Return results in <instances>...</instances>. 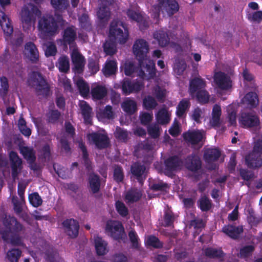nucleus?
Segmentation results:
<instances>
[{"label": "nucleus", "mask_w": 262, "mask_h": 262, "mask_svg": "<svg viewBox=\"0 0 262 262\" xmlns=\"http://www.w3.org/2000/svg\"><path fill=\"white\" fill-rule=\"evenodd\" d=\"M196 100L201 104H206L209 102L210 95L206 89L199 91L195 93Z\"/></svg>", "instance_id": "53"}, {"label": "nucleus", "mask_w": 262, "mask_h": 262, "mask_svg": "<svg viewBox=\"0 0 262 262\" xmlns=\"http://www.w3.org/2000/svg\"><path fill=\"white\" fill-rule=\"evenodd\" d=\"M40 15L41 11L36 6L31 4L24 5L20 13L23 27L24 28V25L28 28L30 27L32 24L35 22L36 18Z\"/></svg>", "instance_id": "6"}, {"label": "nucleus", "mask_w": 262, "mask_h": 262, "mask_svg": "<svg viewBox=\"0 0 262 262\" xmlns=\"http://www.w3.org/2000/svg\"><path fill=\"white\" fill-rule=\"evenodd\" d=\"M58 67L60 72L67 73L70 70L69 59L68 56L64 55L60 57L58 59Z\"/></svg>", "instance_id": "42"}, {"label": "nucleus", "mask_w": 262, "mask_h": 262, "mask_svg": "<svg viewBox=\"0 0 262 262\" xmlns=\"http://www.w3.org/2000/svg\"><path fill=\"white\" fill-rule=\"evenodd\" d=\"M126 15L131 20L138 23L141 31H143L148 27V22L144 19L143 16L140 13L129 9L126 11Z\"/></svg>", "instance_id": "21"}, {"label": "nucleus", "mask_w": 262, "mask_h": 262, "mask_svg": "<svg viewBox=\"0 0 262 262\" xmlns=\"http://www.w3.org/2000/svg\"><path fill=\"white\" fill-rule=\"evenodd\" d=\"M123 111L129 114H134L137 110L136 102L130 99L125 100L121 105Z\"/></svg>", "instance_id": "47"}, {"label": "nucleus", "mask_w": 262, "mask_h": 262, "mask_svg": "<svg viewBox=\"0 0 262 262\" xmlns=\"http://www.w3.org/2000/svg\"><path fill=\"white\" fill-rule=\"evenodd\" d=\"M88 67L92 74H95L99 70L98 61L92 58L88 59Z\"/></svg>", "instance_id": "61"}, {"label": "nucleus", "mask_w": 262, "mask_h": 262, "mask_svg": "<svg viewBox=\"0 0 262 262\" xmlns=\"http://www.w3.org/2000/svg\"><path fill=\"white\" fill-rule=\"evenodd\" d=\"M255 250L253 245H246L240 249L239 256L241 258H247L251 256Z\"/></svg>", "instance_id": "58"}, {"label": "nucleus", "mask_w": 262, "mask_h": 262, "mask_svg": "<svg viewBox=\"0 0 262 262\" xmlns=\"http://www.w3.org/2000/svg\"><path fill=\"white\" fill-rule=\"evenodd\" d=\"M222 231L226 235L233 239H237L244 231L242 225L236 226L232 224L224 225Z\"/></svg>", "instance_id": "17"}, {"label": "nucleus", "mask_w": 262, "mask_h": 262, "mask_svg": "<svg viewBox=\"0 0 262 262\" xmlns=\"http://www.w3.org/2000/svg\"><path fill=\"white\" fill-rule=\"evenodd\" d=\"M20 153L31 163H34L36 160L35 152L31 147L23 146L20 148Z\"/></svg>", "instance_id": "37"}, {"label": "nucleus", "mask_w": 262, "mask_h": 262, "mask_svg": "<svg viewBox=\"0 0 262 262\" xmlns=\"http://www.w3.org/2000/svg\"><path fill=\"white\" fill-rule=\"evenodd\" d=\"M95 246L96 253L99 256L105 255L108 252L107 243L101 237H97L95 240Z\"/></svg>", "instance_id": "33"}, {"label": "nucleus", "mask_w": 262, "mask_h": 262, "mask_svg": "<svg viewBox=\"0 0 262 262\" xmlns=\"http://www.w3.org/2000/svg\"><path fill=\"white\" fill-rule=\"evenodd\" d=\"M0 25L6 36H10L12 34L13 28L11 24L10 20L2 10H0Z\"/></svg>", "instance_id": "25"}, {"label": "nucleus", "mask_w": 262, "mask_h": 262, "mask_svg": "<svg viewBox=\"0 0 262 262\" xmlns=\"http://www.w3.org/2000/svg\"><path fill=\"white\" fill-rule=\"evenodd\" d=\"M145 169L146 167L145 165L139 162H136L133 163L130 166V172L142 184L143 183L142 176L145 172Z\"/></svg>", "instance_id": "24"}, {"label": "nucleus", "mask_w": 262, "mask_h": 262, "mask_svg": "<svg viewBox=\"0 0 262 262\" xmlns=\"http://www.w3.org/2000/svg\"><path fill=\"white\" fill-rule=\"evenodd\" d=\"M190 106V102L187 99H182L177 106L176 115L179 118L182 117Z\"/></svg>", "instance_id": "38"}, {"label": "nucleus", "mask_w": 262, "mask_h": 262, "mask_svg": "<svg viewBox=\"0 0 262 262\" xmlns=\"http://www.w3.org/2000/svg\"><path fill=\"white\" fill-rule=\"evenodd\" d=\"M115 208L117 212L122 217H126L128 214V209L123 202L118 200L115 203Z\"/></svg>", "instance_id": "54"}, {"label": "nucleus", "mask_w": 262, "mask_h": 262, "mask_svg": "<svg viewBox=\"0 0 262 262\" xmlns=\"http://www.w3.org/2000/svg\"><path fill=\"white\" fill-rule=\"evenodd\" d=\"M247 221L251 227H256L260 222V219L255 216L254 211L251 209L249 210Z\"/></svg>", "instance_id": "63"}, {"label": "nucleus", "mask_w": 262, "mask_h": 262, "mask_svg": "<svg viewBox=\"0 0 262 262\" xmlns=\"http://www.w3.org/2000/svg\"><path fill=\"white\" fill-rule=\"evenodd\" d=\"M28 83L35 89L37 96L47 98L50 95V87L39 72H32L28 79Z\"/></svg>", "instance_id": "4"}, {"label": "nucleus", "mask_w": 262, "mask_h": 262, "mask_svg": "<svg viewBox=\"0 0 262 262\" xmlns=\"http://www.w3.org/2000/svg\"><path fill=\"white\" fill-rule=\"evenodd\" d=\"M146 243L156 249H160L163 247V243L155 235H149L147 238Z\"/></svg>", "instance_id": "55"}, {"label": "nucleus", "mask_w": 262, "mask_h": 262, "mask_svg": "<svg viewBox=\"0 0 262 262\" xmlns=\"http://www.w3.org/2000/svg\"><path fill=\"white\" fill-rule=\"evenodd\" d=\"M184 140L191 145L199 144L203 140V135L199 130H188L183 134Z\"/></svg>", "instance_id": "22"}, {"label": "nucleus", "mask_w": 262, "mask_h": 262, "mask_svg": "<svg viewBox=\"0 0 262 262\" xmlns=\"http://www.w3.org/2000/svg\"><path fill=\"white\" fill-rule=\"evenodd\" d=\"M61 117V113L57 110L50 109L46 114V122L49 124H57Z\"/></svg>", "instance_id": "29"}, {"label": "nucleus", "mask_w": 262, "mask_h": 262, "mask_svg": "<svg viewBox=\"0 0 262 262\" xmlns=\"http://www.w3.org/2000/svg\"><path fill=\"white\" fill-rule=\"evenodd\" d=\"M128 236L130 242L132 243V247L136 249H138L140 247L139 243V238L135 230H131L128 233Z\"/></svg>", "instance_id": "62"}, {"label": "nucleus", "mask_w": 262, "mask_h": 262, "mask_svg": "<svg viewBox=\"0 0 262 262\" xmlns=\"http://www.w3.org/2000/svg\"><path fill=\"white\" fill-rule=\"evenodd\" d=\"M206 81L200 76L191 79L189 82V92L191 97H193L195 93L199 91L205 89Z\"/></svg>", "instance_id": "19"}, {"label": "nucleus", "mask_w": 262, "mask_h": 262, "mask_svg": "<svg viewBox=\"0 0 262 262\" xmlns=\"http://www.w3.org/2000/svg\"><path fill=\"white\" fill-rule=\"evenodd\" d=\"M214 81L217 87L221 90H226L231 86L230 78L225 73L221 71L215 73Z\"/></svg>", "instance_id": "18"}, {"label": "nucleus", "mask_w": 262, "mask_h": 262, "mask_svg": "<svg viewBox=\"0 0 262 262\" xmlns=\"http://www.w3.org/2000/svg\"><path fill=\"white\" fill-rule=\"evenodd\" d=\"M0 96L3 98H5L9 90L8 80L6 77L2 76L0 78Z\"/></svg>", "instance_id": "57"}, {"label": "nucleus", "mask_w": 262, "mask_h": 262, "mask_svg": "<svg viewBox=\"0 0 262 262\" xmlns=\"http://www.w3.org/2000/svg\"><path fill=\"white\" fill-rule=\"evenodd\" d=\"M148 135L152 138L156 139L160 136V127L158 124L155 123L147 127Z\"/></svg>", "instance_id": "59"}, {"label": "nucleus", "mask_w": 262, "mask_h": 262, "mask_svg": "<svg viewBox=\"0 0 262 262\" xmlns=\"http://www.w3.org/2000/svg\"><path fill=\"white\" fill-rule=\"evenodd\" d=\"M4 228L0 230L3 241L14 246H21L26 235V227L13 216H6L3 220Z\"/></svg>", "instance_id": "1"}, {"label": "nucleus", "mask_w": 262, "mask_h": 262, "mask_svg": "<svg viewBox=\"0 0 262 262\" xmlns=\"http://www.w3.org/2000/svg\"><path fill=\"white\" fill-rule=\"evenodd\" d=\"M62 38L59 39L61 45L66 48L75 43L77 39V28L73 25L66 27L61 33Z\"/></svg>", "instance_id": "11"}, {"label": "nucleus", "mask_w": 262, "mask_h": 262, "mask_svg": "<svg viewBox=\"0 0 262 262\" xmlns=\"http://www.w3.org/2000/svg\"><path fill=\"white\" fill-rule=\"evenodd\" d=\"M51 4L55 11H63L69 6V0H51Z\"/></svg>", "instance_id": "46"}, {"label": "nucleus", "mask_w": 262, "mask_h": 262, "mask_svg": "<svg viewBox=\"0 0 262 262\" xmlns=\"http://www.w3.org/2000/svg\"><path fill=\"white\" fill-rule=\"evenodd\" d=\"M124 178V174L122 167L119 165L115 164L113 166V179L118 183L122 182Z\"/></svg>", "instance_id": "44"}, {"label": "nucleus", "mask_w": 262, "mask_h": 262, "mask_svg": "<svg viewBox=\"0 0 262 262\" xmlns=\"http://www.w3.org/2000/svg\"><path fill=\"white\" fill-rule=\"evenodd\" d=\"M142 196V193L137 190L130 189L127 191L125 195V200L128 203H133L138 201Z\"/></svg>", "instance_id": "39"}, {"label": "nucleus", "mask_w": 262, "mask_h": 262, "mask_svg": "<svg viewBox=\"0 0 262 262\" xmlns=\"http://www.w3.org/2000/svg\"><path fill=\"white\" fill-rule=\"evenodd\" d=\"M79 26L83 30L90 31L92 29V25L90 23V18L88 14H82L78 18Z\"/></svg>", "instance_id": "51"}, {"label": "nucleus", "mask_w": 262, "mask_h": 262, "mask_svg": "<svg viewBox=\"0 0 262 262\" xmlns=\"http://www.w3.org/2000/svg\"><path fill=\"white\" fill-rule=\"evenodd\" d=\"M142 86L140 82L131 81L128 79H124L121 82L122 91L125 95L134 92H139L141 90Z\"/></svg>", "instance_id": "13"}, {"label": "nucleus", "mask_w": 262, "mask_h": 262, "mask_svg": "<svg viewBox=\"0 0 262 262\" xmlns=\"http://www.w3.org/2000/svg\"><path fill=\"white\" fill-rule=\"evenodd\" d=\"M22 252L19 249L12 248L9 249L6 254V257L9 262H18Z\"/></svg>", "instance_id": "45"}, {"label": "nucleus", "mask_w": 262, "mask_h": 262, "mask_svg": "<svg viewBox=\"0 0 262 262\" xmlns=\"http://www.w3.org/2000/svg\"><path fill=\"white\" fill-rule=\"evenodd\" d=\"M158 105L155 99L150 95L145 96L143 99V106L148 111L154 110Z\"/></svg>", "instance_id": "48"}, {"label": "nucleus", "mask_w": 262, "mask_h": 262, "mask_svg": "<svg viewBox=\"0 0 262 262\" xmlns=\"http://www.w3.org/2000/svg\"><path fill=\"white\" fill-rule=\"evenodd\" d=\"M245 103L250 108H255L258 104L259 100L255 92H250L246 94L244 98Z\"/></svg>", "instance_id": "32"}, {"label": "nucleus", "mask_w": 262, "mask_h": 262, "mask_svg": "<svg viewBox=\"0 0 262 262\" xmlns=\"http://www.w3.org/2000/svg\"><path fill=\"white\" fill-rule=\"evenodd\" d=\"M28 199L30 203L34 207H38L42 203V199L38 192H33L29 194Z\"/></svg>", "instance_id": "56"}, {"label": "nucleus", "mask_w": 262, "mask_h": 262, "mask_svg": "<svg viewBox=\"0 0 262 262\" xmlns=\"http://www.w3.org/2000/svg\"><path fill=\"white\" fill-rule=\"evenodd\" d=\"M154 38L158 41L160 47L167 46L169 42L170 38L167 33L162 30L156 31L154 34Z\"/></svg>", "instance_id": "35"}, {"label": "nucleus", "mask_w": 262, "mask_h": 262, "mask_svg": "<svg viewBox=\"0 0 262 262\" xmlns=\"http://www.w3.org/2000/svg\"><path fill=\"white\" fill-rule=\"evenodd\" d=\"M59 257V254L57 250L53 249H49L45 252V258L49 262L56 261Z\"/></svg>", "instance_id": "60"}, {"label": "nucleus", "mask_w": 262, "mask_h": 262, "mask_svg": "<svg viewBox=\"0 0 262 262\" xmlns=\"http://www.w3.org/2000/svg\"><path fill=\"white\" fill-rule=\"evenodd\" d=\"M18 127L20 133L26 137H29L31 134V130L27 126L26 121L21 116L18 121Z\"/></svg>", "instance_id": "52"}, {"label": "nucleus", "mask_w": 262, "mask_h": 262, "mask_svg": "<svg viewBox=\"0 0 262 262\" xmlns=\"http://www.w3.org/2000/svg\"><path fill=\"white\" fill-rule=\"evenodd\" d=\"M199 208L202 211L206 212L211 208V200L205 195L202 196L198 201Z\"/></svg>", "instance_id": "43"}, {"label": "nucleus", "mask_w": 262, "mask_h": 262, "mask_svg": "<svg viewBox=\"0 0 262 262\" xmlns=\"http://www.w3.org/2000/svg\"><path fill=\"white\" fill-rule=\"evenodd\" d=\"M87 138L99 149H105L110 144V139L106 134L92 132L87 135Z\"/></svg>", "instance_id": "10"}, {"label": "nucleus", "mask_w": 262, "mask_h": 262, "mask_svg": "<svg viewBox=\"0 0 262 262\" xmlns=\"http://www.w3.org/2000/svg\"><path fill=\"white\" fill-rule=\"evenodd\" d=\"M111 5H100L97 11V16L99 19L103 23L107 22L110 17L111 12L109 7Z\"/></svg>", "instance_id": "34"}, {"label": "nucleus", "mask_w": 262, "mask_h": 262, "mask_svg": "<svg viewBox=\"0 0 262 262\" xmlns=\"http://www.w3.org/2000/svg\"><path fill=\"white\" fill-rule=\"evenodd\" d=\"M115 138L122 142H126L128 138V133L127 130L123 128L117 126L114 132Z\"/></svg>", "instance_id": "50"}, {"label": "nucleus", "mask_w": 262, "mask_h": 262, "mask_svg": "<svg viewBox=\"0 0 262 262\" xmlns=\"http://www.w3.org/2000/svg\"><path fill=\"white\" fill-rule=\"evenodd\" d=\"M77 89L80 94L83 97L87 96L90 92L88 84L83 79H79L76 82Z\"/></svg>", "instance_id": "49"}, {"label": "nucleus", "mask_w": 262, "mask_h": 262, "mask_svg": "<svg viewBox=\"0 0 262 262\" xmlns=\"http://www.w3.org/2000/svg\"><path fill=\"white\" fill-rule=\"evenodd\" d=\"M184 165L189 171L196 172L201 168L202 162L198 156L192 154L187 156L185 158Z\"/></svg>", "instance_id": "15"}, {"label": "nucleus", "mask_w": 262, "mask_h": 262, "mask_svg": "<svg viewBox=\"0 0 262 262\" xmlns=\"http://www.w3.org/2000/svg\"><path fill=\"white\" fill-rule=\"evenodd\" d=\"M148 50V43L143 39H137L133 46V53L139 61L140 75L145 74L143 70L144 69L148 73L149 78H153L156 76V69L154 61L147 58Z\"/></svg>", "instance_id": "3"}, {"label": "nucleus", "mask_w": 262, "mask_h": 262, "mask_svg": "<svg viewBox=\"0 0 262 262\" xmlns=\"http://www.w3.org/2000/svg\"><path fill=\"white\" fill-rule=\"evenodd\" d=\"M183 161L178 156H170L164 161V173L168 177H171L174 172L181 170Z\"/></svg>", "instance_id": "7"}, {"label": "nucleus", "mask_w": 262, "mask_h": 262, "mask_svg": "<svg viewBox=\"0 0 262 262\" xmlns=\"http://www.w3.org/2000/svg\"><path fill=\"white\" fill-rule=\"evenodd\" d=\"M106 231L115 240H124L126 237L124 229L122 223L117 221L110 220L106 224Z\"/></svg>", "instance_id": "8"}, {"label": "nucleus", "mask_w": 262, "mask_h": 262, "mask_svg": "<svg viewBox=\"0 0 262 262\" xmlns=\"http://www.w3.org/2000/svg\"><path fill=\"white\" fill-rule=\"evenodd\" d=\"M88 188L89 192L95 194L100 192L101 189V179L100 176L94 172L88 176Z\"/></svg>", "instance_id": "16"}, {"label": "nucleus", "mask_w": 262, "mask_h": 262, "mask_svg": "<svg viewBox=\"0 0 262 262\" xmlns=\"http://www.w3.org/2000/svg\"><path fill=\"white\" fill-rule=\"evenodd\" d=\"M103 70L105 76H111L115 74L117 70L116 61L114 60H107Z\"/></svg>", "instance_id": "40"}, {"label": "nucleus", "mask_w": 262, "mask_h": 262, "mask_svg": "<svg viewBox=\"0 0 262 262\" xmlns=\"http://www.w3.org/2000/svg\"><path fill=\"white\" fill-rule=\"evenodd\" d=\"M64 231L71 238H76L79 233V225L78 222L73 219H66L62 223Z\"/></svg>", "instance_id": "14"}, {"label": "nucleus", "mask_w": 262, "mask_h": 262, "mask_svg": "<svg viewBox=\"0 0 262 262\" xmlns=\"http://www.w3.org/2000/svg\"><path fill=\"white\" fill-rule=\"evenodd\" d=\"M25 54L33 63H36L39 60V52L35 44L29 41L25 46Z\"/></svg>", "instance_id": "20"}, {"label": "nucleus", "mask_w": 262, "mask_h": 262, "mask_svg": "<svg viewBox=\"0 0 262 262\" xmlns=\"http://www.w3.org/2000/svg\"><path fill=\"white\" fill-rule=\"evenodd\" d=\"M9 158L11 162L12 177L15 180L17 178L23 168L22 160L19 157L17 152L14 151H10Z\"/></svg>", "instance_id": "12"}, {"label": "nucleus", "mask_w": 262, "mask_h": 262, "mask_svg": "<svg viewBox=\"0 0 262 262\" xmlns=\"http://www.w3.org/2000/svg\"><path fill=\"white\" fill-rule=\"evenodd\" d=\"M221 155V152L217 148H208L205 151L204 158L206 162L210 163L217 161Z\"/></svg>", "instance_id": "30"}, {"label": "nucleus", "mask_w": 262, "mask_h": 262, "mask_svg": "<svg viewBox=\"0 0 262 262\" xmlns=\"http://www.w3.org/2000/svg\"><path fill=\"white\" fill-rule=\"evenodd\" d=\"M71 58L75 71L78 73L82 72L85 63L84 56L78 51H75L73 52L71 55Z\"/></svg>", "instance_id": "26"}, {"label": "nucleus", "mask_w": 262, "mask_h": 262, "mask_svg": "<svg viewBox=\"0 0 262 262\" xmlns=\"http://www.w3.org/2000/svg\"><path fill=\"white\" fill-rule=\"evenodd\" d=\"M174 216L172 212L166 211L164 214V226L165 227H170L173 224Z\"/></svg>", "instance_id": "64"}, {"label": "nucleus", "mask_w": 262, "mask_h": 262, "mask_svg": "<svg viewBox=\"0 0 262 262\" xmlns=\"http://www.w3.org/2000/svg\"><path fill=\"white\" fill-rule=\"evenodd\" d=\"M107 90L103 85H98L91 90V95L94 99L99 100L103 99L107 95Z\"/></svg>", "instance_id": "31"}, {"label": "nucleus", "mask_w": 262, "mask_h": 262, "mask_svg": "<svg viewBox=\"0 0 262 262\" xmlns=\"http://www.w3.org/2000/svg\"><path fill=\"white\" fill-rule=\"evenodd\" d=\"M81 114L83 118L84 123L86 125L92 124V108L89 104L83 101L80 104Z\"/></svg>", "instance_id": "27"}, {"label": "nucleus", "mask_w": 262, "mask_h": 262, "mask_svg": "<svg viewBox=\"0 0 262 262\" xmlns=\"http://www.w3.org/2000/svg\"><path fill=\"white\" fill-rule=\"evenodd\" d=\"M239 122L245 128L257 127L260 125L259 118L253 112L242 113Z\"/></svg>", "instance_id": "9"}, {"label": "nucleus", "mask_w": 262, "mask_h": 262, "mask_svg": "<svg viewBox=\"0 0 262 262\" xmlns=\"http://www.w3.org/2000/svg\"><path fill=\"white\" fill-rule=\"evenodd\" d=\"M156 118L157 122L161 125H166L170 120L168 111L165 107L162 108L158 111L156 115Z\"/></svg>", "instance_id": "36"}, {"label": "nucleus", "mask_w": 262, "mask_h": 262, "mask_svg": "<svg viewBox=\"0 0 262 262\" xmlns=\"http://www.w3.org/2000/svg\"><path fill=\"white\" fill-rule=\"evenodd\" d=\"M129 32L125 23L117 19H113L110 24L109 37L110 39L103 44V50L107 55H113L117 51L116 41L120 44L125 43L128 39Z\"/></svg>", "instance_id": "2"}, {"label": "nucleus", "mask_w": 262, "mask_h": 262, "mask_svg": "<svg viewBox=\"0 0 262 262\" xmlns=\"http://www.w3.org/2000/svg\"><path fill=\"white\" fill-rule=\"evenodd\" d=\"M205 255L210 258H220L224 257L225 254L222 249L207 248L204 250Z\"/></svg>", "instance_id": "41"}, {"label": "nucleus", "mask_w": 262, "mask_h": 262, "mask_svg": "<svg viewBox=\"0 0 262 262\" xmlns=\"http://www.w3.org/2000/svg\"><path fill=\"white\" fill-rule=\"evenodd\" d=\"M162 1L163 2L161 3V4L163 5V10L165 11L169 16L173 15L178 11L179 6L176 0Z\"/></svg>", "instance_id": "28"}, {"label": "nucleus", "mask_w": 262, "mask_h": 262, "mask_svg": "<svg viewBox=\"0 0 262 262\" xmlns=\"http://www.w3.org/2000/svg\"><path fill=\"white\" fill-rule=\"evenodd\" d=\"M58 28V24L52 15L43 16L38 21V29L41 37L43 39L54 36Z\"/></svg>", "instance_id": "5"}, {"label": "nucleus", "mask_w": 262, "mask_h": 262, "mask_svg": "<svg viewBox=\"0 0 262 262\" xmlns=\"http://www.w3.org/2000/svg\"><path fill=\"white\" fill-rule=\"evenodd\" d=\"M245 162L250 168L256 169L262 166V155L250 152L246 156Z\"/></svg>", "instance_id": "23"}]
</instances>
